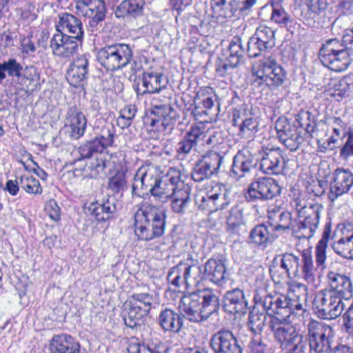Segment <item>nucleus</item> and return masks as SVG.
Instances as JSON below:
<instances>
[{
    "label": "nucleus",
    "instance_id": "obj_1",
    "mask_svg": "<svg viewBox=\"0 0 353 353\" xmlns=\"http://www.w3.org/2000/svg\"><path fill=\"white\" fill-rule=\"evenodd\" d=\"M165 216L161 210L143 202L134 214L135 235L139 240L151 241L161 236L165 232Z\"/></svg>",
    "mask_w": 353,
    "mask_h": 353
},
{
    "label": "nucleus",
    "instance_id": "obj_2",
    "mask_svg": "<svg viewBox=\"0 0 353 353\" xmlns=\"http://www.w3.org/2000/svg\"><path fill=\"white\" fill-rule=\"evenodd\" d=\"M219 305L217 296L206 289L184 295L180 301L179 310L190 321L200 322L216 312Z\"/></svg>",
    "mask_w": 353,
    "mask_h": 353
},
{
    "label": "nucleus",
    "instance_id": "obj_3",
    "mask_svg": "<svg viewBox=\"0 0 353 353\" xmlns=\"http://www.w3.org/2000/svg\"><path fill=\"white\" fill-rule=\"evenodd\" d=\"M331 238V227L326 225L324 228L321 239L315 247V262L316 268H314L312 254L304 251L301 256V276L305 281L311 286L312 290L316 288L319 283V279L316 274V269L323 270L325 268L327 259L326 250L327 243Z\"/></svg>",
    "mask_w": 353,
    "mask_h": 353
},
{
    "label": "nucleus",
    "instance_id": "obj_4",
    "mask_svg": "<svg viewBox=\"0 0 353 353\" xmlns=\"http://www.w3.org/2000/svg\"><path fill=\"white\" fill-rule=\"evenodd\" d=\"M292 205L296 210L299 216L297 237L311 238L319 225L322 206L317 203H307L306 201L300 198L294 199Z\"/></svg>",
    "mask_w": 353,
    "mask_h": 353
},
{
    "label": "nucleus",
    "instance_id": "obj_5",
    "mask_svg": "<svg viewBox=\"0 0 353 353\" xmlns=\"http://www.w3.org/2000/svg\"><path fill=\"white\" fill-rule=\"evenodd\" d=\"M132 55L133 52L129 45L115 43L100 48L97 54V59L107 70L115 71L128 65Z\"/></svg>",
    "mask_w": 353,
    "mask_h": 353
},
{
    "label": "nucleus",
    "instance_id": "obj_6",
    "mask_svg": "<svg viewBox=\"0 0 353 353\" xmlns=\"http://www.w3.org/2000/svg\"><path fill=\"white\" fill-rule=\"evenodd\" d=\"M154 303L155 296L153 293H133L125 303L128 312L123 318L125 324L131 328L141 325L143 318L149 314Z\"/></svg>",
    "mask_w": 353,
    "mask_h": 353
},
{
    "label": "nucleus",
    "instance_id": "obj_7",
    "mask_svg": "<svg viewBox=\"0 0 353 353\" xmlns=\"http://www.w3.org/2000/svg\"><path fill=\"white\" fill-rule=\"evenodd\" d=\"M254 305L250 313V325L255 336L251 343L250 353H264L265 345L259 336L265 325L264 289L257 288L254 296Z\"/></svg>",
    "mask_w": 353,
    "mask_h": 353
},
{
    "label": "nucleus",
    "instance_id": "obj_8",
    "mask_svg": "<svg viewBox=\"0 0 353 353\" xmlns=\"http://www.w3.org/2000/svg\"><path fill=\"white\" fill-rule=\"evenodd\" d=\"M319 58L325 66L335 72L344 71L351 63L347 50L336 39H330L322 46Z\"/></svg>",
    "mask_w": 353,
    "mask_h": 353
},
{
    "label": "nucleus",
    "instance_id": "obj_9",
    "mask_svg": "<svg viewBox=\"0 0 353 353\" xmlns=\"http://www.w3.org/2000/svg\"><path fill=\"white\" fill-rule=\"evenodd\" d=\"M230 203L225 188L219 183H215L210 189L199 190L195 196L198 208L206 214L223 210Z\"/></svg>",
    "mask_w": 353,
    "mask_h": 353
},
{
    "label": "nucleus",
    "instance_id": "obj_10",
    "mask_svg": "<svg viewBox=\"0 0 353 353\" xmlns=\"http://www.w3.org/2000/svg\"><path fill=\"white\" fill-rule=\"evenodd\" d=\"M345 309L343 299L335 295V292L327 290L319 291L313 301L314 313L323 319H334L339 317Z\"/></svg>",
    "mask_w": 353,
    "mask_h": 353
},
{
    "label": "nucleus",
    "instance_id": "obj_11",
    "mask_svg": "<svg viewBox=\"0 0 353 353\" xmlns=\"http://www.w3.org/2000/svg\"><path fill=\"white\" fill-rule=\"evenodd\" d=\"M310 353H330V338L333 336L330 325L312 320L307 325Z\"/></svg>",
    "mask_w": 353,
    "mask_h": 353
},
{
    "label": "nucleus",
    "instance_id": "obj_12",
    "mask_svg": "<svg viewBox=\"0 0 353 353\" xmlns=\"http://www.w3.org/2000/svg\"><path fill=\"white\" fill-rule=\"evenodd\" d=\"M301 258L293 254L285 253L274 258L269 272L274 283H279L284 274L288 277L299 275Z\"/></svg>",
    "mask_w": 353,
    "mask_h": 353
},
{
    "label": "nucleus",
    "instance_id": "obj_13",
    "mask_svg": "<svg viewBox=\"0 0 353 353\" xmlns=\"http://www.w3.org/2000/svg\"><path fill=\"white\" fill-rule=\"evenodd\" d=\"M182 181L180 169L170 168L149 192L156 201L165 203L177 189L179 182Z\"/></svg>",
    "mask_w": 353,
    "mask_h": 353
},
{
    "label": "nucleus",
    "instance_id": "obj_14",
    "mask_svg": "<svg viewBox=\"0 0 353 353\" xmlns=\"http://www.w3.org/2000/svg\"><path fill=\"white\" fill-rule=\"evenodd\" d=\"M161 173L159 168L151 163L140 167L133 178L132 194L140 195V191L150 192L157 184Z\"/></svg>",
    "mask_w": 353,
    "mask_h": 353
},
{
    "label": "nucleus",
    "instance_id": "obj_15",
    "mask_svg": "<svg viewBox=\"0 0 353 353\" xmlns=\"http://www.w3.org/2000/svg\"><path fill=\"white\" fill-rule=\"evenodd\" d=\"M81 42L62 32L54 34L50 41L52 54L61 59L70 60L77 53Z\"/></svg>",
    "mask_w": 353,
    "mask_h": 353
},
{
    "label": "nucleus",
    "instance_id": "obj_16",
    "mask_svg": "<svg viewBox=\"0 0 353 353\" xmlns=\"http://www.w3.org/2000/svg\"><path fill=\"white\" fill-rule=\"evenodd\" d=\"M75 8L79 14L87 17L88 26L92 28L104 20L106 8L103 1L101 0H73Z\"/></svg>",
    "mask_w": 353,
    "mask_h": 353
},
{
    "label": "nucleus",
    "instance_id": "obj_17",
    "mask_svg": "<svg viewBox=\"0 0 353 353\" xmlns=\"http://www.w3.org/2000/svg\"><path fill=\"white\" fill-rule=\"evenodd\" d=\"M223 157L218 152L210 151L196 163L192 173V178L195 181H202L210 178L219 169Z\"/></svg>",
    "mask_w": 353,
    "mask_h": 353
},
{
    "label": "nucleus",
    "instance_id": "obj_18",
    "mask_svg": "<svg viewBox=\"0 0 353 353\" xmlns=\"http://www.w3.org/2000/svg\"><path fill=\"white\" fill-rule=\"evenodd\" d=\"M353 185V174L347 169L337 168L332 174L328 197L334 201L347 193Z\"/></svg>",
    "mask_w": 353,
    "mask_h": 353
},
{
    "label": "nucleus",
    "instance_id": "obj_19",
    "mask_svg": "<svg viewBox=\"0 0 353 353\" xmlns=\"http://www.w3.org/2000/svg\"><path fill=\"white\" fill-rule=\"evenodd\" d=\"M153 108L151 112L150 125L159 130H164L167 127L172 125L177 113L170 104H161L157 103V99H152Z\"/></svg>",
    "mask_w": 353,
    "mask_h": 353
},
{
    "label": "nucleus",
    "instance_id": "obj_20",
    "mask_svg": "<svg viewBox=\"0 0 353 353\" xmlns=\"http://www.w3.org/2000/svg\"><path fill=\"white\" fill-rule=\"evenodd\" d=\"M266 314L270 316V319L289 317L290 310L287 296L277 292H268L266 290Z\"/></svg>",
    "mask_w": 353,
    "mask_h": 353
},
{
    "label": "nucleus",
    "instance_id": "obj_21",
    "mask_svg": "<svg viewBox=\"0 0 353 353\" xmlns=\"http://www.w3.org/2000/svg\"><path fill=\"white\" fill-rule=\"evenodd\" d=\"M89 58L90 55L83 54L70 64L66 73V79L71 85L74 87L81 85L88 79Z\"/></svg>",
    "mask_w": 353,
    "mask_h": 353
},
{
    "label": "nucleus",
    "instance_id": "obj_22",
    "mask_svg": "<svg viewBox=\"0 0 353 353\" xmlns=\"http://www.w3.org/2000/svg\"><path fill=\"white\" fill-rule=\"evenodd\" d=\"M211 347L215 353H241V347L233 333L221 330L211 339Z\"/></svg>",
    "mask_w": 353,
    "mask_h": 353
},
{
    "label": "nucleus",
    "instance_id": "obj_23",
    "mask_svg": "<svg viewBox=\"0 0 353 353\" xmlns=\"http://www.w3.org/2000/svg\"><path fill=\"white\" fill-rule=\"evenodd\" d=\"M285 320L286 319L274 317L269 321L274 338L280 343L282 349L288 346L290 342L298 334L294 327Z\"/></svg>",
    "mask_w": 353,
    "mask_h": 353
},
{
    "label": "nucleus",
    "instance_id": "obj_24",
    "mask_svg": "<svg viewBox=\"0 0 353 353\" xmlns=\"http://www.w3.org/2000/svg\"><path fill=\"white\" fill-rule=\"evenodd\" d=\"M341 233V238L332 243V248L338 255L353 260V223L345 224Z\"/></svg>",
    "mask_w": 353,
    "mask_h": 353
},
{
    "label": "nucleus",
    "instance_id": "obj_25",
    "mask_svg": "<svg viewBox=\"0 0 353 353\" xmlns=\"http://www.w3.org/2000/svg\"><path fill=\"white\" fill-rule=\"evenodd\" d=\"M327 277L330 287L329 292H335L336 296L346 301L352 296L353 287L350 277L334 272H330Z\"/></svg>",
    "mask_w": 353,
    "mask_h": 353
},
{
    "label": "nucleus",
    "instance_id": "obj_26",
    "mask_svg": "<svg viewBox=\"0 0 353 353\" xmlns=\"http://www.w3.org/2000/svg\"><path fill=\"white\" fill-rule=\"evenodd\" d=\"M203 277L216 284L223 286L228 280L225 265L222 259L211 258L204 265Z\"/></svg>",
    "mask_w": 353,
    "mask_h": 353
},
{
    "label": "nucleus",
    "instance_id": "obj_27",
    "mask_svg": "<svg viewBox=\"0 0 353 353\" xmlns=\"http://www.w3.org/2000/svg\"><path fill=\"white\" fill-rule=\"evenodd\" d=\"M177 189L172 194L170 207L172 210L177 214H185L190 204V186L183 181L179 182Z\"/></svg>",
    "mask_w": 353,
    "mask_h": 353
},
{
    "label": "nucleus",
    "instance_id": "obj_28",
    "mask_svg": "<svg viewBox=\"0 0 353 353\" xmlns=\"http://www.w3.org/2000/svg\"><path fill=\"white\" fill-rule=\"evenodd\" d=\"M57 28L58 32L68 33L70 37L81 42L83 37V24L76 16L69 13H64L59 16Z\"/></svg>",
    "mask_w": 353,
    "mask_h": 353
},
{
    "label": "nucleus",
    "instance_id": "obj_29",
    "mask_svg": "<svg viewBox=\"0 0 353 353\" xmlns=\"http://www.w3.org/2000/svg\"><path fill=\"white\" fill-rule=\"evenodd\" d=\"M248 303L245 299L243 292L236 288L228 291L224 296L223 308L225 312L230 314H244L247 310Z\"/></svg>",
    "mask_w": 353,
    "mask_h": 353
},
{
    "label": "nucleus",
    "instance_id": "obj_30",
    "mask_svg": "<svg viewBox=\"0 0 353 353\" xmlns=\"http://www.w3.org/2000/svg\"><path fill=\"white\" fill-rule=\"evenodd\" d=\"M65 125L70 128L71 137L78 139L83 137L87 126V119L85 114L75 108H71L65 118Z\"/></svg>",
    "mask_w": 353,
    "mask_h": 353
},
{
    "label": "nucleus",
    "instance_id": "obj_31",
    "mask_svg": "<svg viewBox=\"0 0 353 353\" xmlns=\"http://www.w3.org/2000/svg\"><path fill=\"white\" fill-rule=\"evenodd\" d=\"M183 261L184 272L186 273L188 288L192 289L196 287L203 279L201 266L197 259H193L191 254H188Z\"/></svg>",
    "mask_w": 353,
    "mask_h": 353
},
{
    "label": "nucleus",
    "instance_id": "obj_32",
    "mask_svg": "<svg viewBox=\"0 0 353 353\" xmlns=\"http://www.w3.org/2000/svg\"><path fill=\"white\" fill-rule=\"evenodd\" d=\"M88 210L96 220L104 221L110 219L116 212L115 199L112 196L102 203H91Z\"/></svg>",
    "mask_w": 353,
    "mask_h": 353
},
{
    "label": "nucleus",
    "instance_id": "obj_33",
    "mask_svg": "<svg viewBox=\"0 0 353 353\" xmlns=\"http://www.w3.org/2000/svg\"><path fill=\"white\" fill-rule=\"evenodd\" d=\"M196 147L198 145H204L215 144V136L208 134L204 123L199 122L191 125L185 135Z\"/></svg>",
    "mask_w": 353,
    "mask_h": 353
},
{
    "label": "nucleus",
    "instance_id": "obj_34",
    "mask_svg": "<svg viewBox=\"0 0 353 353\" xmlns=\"http://www.w3.org/2000/svg\"><path fill=\"white\" fill-rule=\"evenodd\" d=\"M167 81L161 72L147 71L143 74V93L159 92L166 86Z\"/></svg>",
    "mask_w": 353,
    "mask_h": 353
},
{
    "label": "nucleus",
    "instance_id": "obj_35",
    "mask_svg": "<svg viewBox=\"0 0 353 353\" xmlns=\"http://www.w3.org/2000/svg\"><path fill=\"white\" fill-rule=\"evenodd\" d=\"M256 164L248 150L239 151L234 157L232 171L237 177L241 178Z\"/></svg>",
    "mask_w": 353,
    "mask_h": 353
},
{
    "label": "nucleus",
    "instance_id": "obj_36",
    "mask_svg": "<svg viewBox=\"0 0 353 353\" xmlns=\"http://www.w3.org/2000/svg\"><path fill=\"white\" fill-rule=\"evenodd\" d=\"M158 321L165 331L178 332L182 326V319L180 315L168 308L160 312Z\"/></svg>",
    "mask_w": 353,
    "mask_h": 353
},
{
    "label": "nucleus",
    "instance_id": "obj_37",
    "mask_svg": "<svg viewBox=\"0 0 353 353\" xmlns=\"http://www.w3.org/2000/svg\"><path fill=\"white\" fill-rule=\"evenodd\" d=\"M285 72L283 68L274 59L269 58L266 60V86H279L285 79Z\"/></svg>",
    "mask_w": 353,
    "mask_h": 353
},
{
    "label": "nucleus",
    "instance_id": "obj_38",
    "mask_svg": "<svg viewBox=\"0 0 353 353\" xmlns=\"http://www.w3.org/2000/svg\"><path fill=\"white\" fill-rule=\"evenodd\" d=\"M50 346L52 353H79V344L65 335L54 336Z\"/></svg>",
    "mask_w": 353,
    "mask_h": 353
},
{
    "label": "nucleus",
    "instance_id": "obj_39",
    "mask_svg": "<svg viewBox=\"0 0 353 353\" xmlns=\"http://www.w3.org/2000/svg\"><path fill=\"white\" fill-rule=\"evenodd\" d=\"M143 6V0H124L117 8L115 14L117 17H137L142 14Z\"/></svg>",
    "mask_w": 353,
    "mask_h": 353
},
{
    "label": "nucleus",
    "instance_id": "obj_40",
    "mask_svg": "<svg viewBox=\"0 0 353 353\" xmlns=\"http://www.w3.org/2000/svg\"><path fill=\"white\" fill-rule=\"evenodd\" d=\"M290 129V123L285 118H279L274 124V130L279 139L288 147L290 150H295L298 148L300 137L296 136L295 140L292 138H287L288 132Z\"/></svg>",
    "mask_w": 353,
    "mask_h": 353
},
{
    "label": "nucleus",
    "instance_id": "obj_41",
    "mask_svg": "<svg viewBox=\"0 0 353 353\" xmlns=\"http://www.w3.org/2000/svg\"><path fill=\"white\" fill-rule=\"evenodd\" d=\"M268 223L270 226L274 228L276 230L280 229H288L290 227L289 215L283 212H280L279 207H274L268 209Z\"/></svg>",
    "mask_w": 353,
    "mask_h": 353
},
{
    "label": "nucleus",
    "instance_id": "obj_42",
    "mask_svg": "<svg viewBox=\"0 0 353 353\" xmlns=\"http://www.w3.org/2000/svg\"><path fill=\"white\" fill-rule=\"evenodd\" d=\"M183 270H184V265L183 261H181L170 270L167 279L172 285L180 289L189 290L188 288L186 273Z\"/></svg>",
    "mask_w": 353,
    "mask_h": 353
},
{
    "label": "nucleus",
    "instance_id": "obj_43",
    "mask_svg": "<svg viewBox=\"0 0 353 353\" xmlns=\"http://www.w3.org/2000/svg\"><path fill=\"white\" fill-rule=\"evenodd\" d=\"M264 32V27H259L255 35L251 37L248 43V52L250 57H256L262 55L265 50V41L261 38Z\"/></svg>",
    "mask_w": 353,
    "mask_h": 353
},
{
    "label": "nucleus",
    "instance_id": "obj_44",
    "mask_svg": "<svg viewBox=\"0 0 353 353\" xmlns=\"http://www.w3.org/2000/svg\"><path fill=\"white\" fill-rule=\"evenodd\" d=\"M225 219L226 230L232 233L235 232L241 225L244 224L242 210L237 206H234L227 212Z\"/></svg>",
    "mask_w": 353,
    "mask_h": 353
},
{
    "label": "nucleus",
    "instance_id": "obj_45",
    "mask_svg": "<svg viewBox=\"0 0 353 353\" xmlns=\"http://www.w3.org/2000/svg\"><path fill=\"white\" fill-rule=\"evenodd\" d=\"M281 159V154L277 150L270 149L266 152V174H278L282 171Z\"/></svg>",
    "mask_w": 353,
    "mask_h": 353
},
{
    "label": "nucleus",
    "instance_id": "obj_46",
    "mask_svg": "<svg viewBox=\"0 0 353 353\" xmlns=\"http://www.w3.org/2000/svg\"><path fill=\"white\" fill-rule=\"evenodd\" d=\"M308 286L297 281H292L289 284L287 298L288 299H297L306 303L308 299Z\"/></svg>",
    "mask_w": 353,
    "mask_h": 353
},
{
    "label": "nucleus",
    "instance_id": "obj_47",
    "mask_svg": "<svg viewBox=\"0 0 353 353\" xmlns=\"http://www.w3.org/2000/svg\"><path fill=\"white\" fill-rule=\"evenodd\" d=\"M161 349L159 344L154 343L140 344L137 339H132L128 347L130 353H162Z\"/></svg>",
    "mask_w": 353,
    "mask_h": 353
},
{
    "label": "nucleus",
    "instance_id": "obj_48",
    "mask_svg": "<svg viewBox=\"0 0 353 353\" xmlns=\"http://www.w3.org/2000/svg\"><path fill=\"white\" fill-rule=\"evenodd\" d=\"M307 339L301 334H297L287 347L285 350L288 353H310L311 349L309 347Z\"/></svg>",
    "mask_w": 353,
    "mask_h": 353
},
{
    "label": "nucleus",
    "instance_id": "obj_49",
    "mask_svg": "<svg viewBox=\"0 0 353 353\" xmlns=\"http://www.w3.org/2000/svg\"><path fill=\"white\" fill-rule=\"evenodd\" d=\"M19 184L21 188L28 194H41L43 192L39 181L30 175H22L19 179Z\"/></svg>",
    "mask_w": 353,
    "mask_h": 353
},
{
    "label": "nucleus",
    "instance_id": "obj_50",
    "mask_svg": "<svg viewBox=\"0 0 353 353\" xmlns=\"http://www.w3.org/2000/svg\"><path fill=\"white\" fill-rule=\"evenodd\" d=\"M229 56L230 64L238 65L243 59L244 50L242 48V41L239 37H234L231 41L229 48Z\"/></svg>",
    "mask_w": 353,
    "mask_h": 353
},
{
    "label": "nucleus",
    "instance_id": "obj_51",
    "mask_svg": "<svg viewBox=\"0 0 353 353\" xmlns=\"http://www.w3.org/2000/svg\"><path fill=\"white\" fill-rule=\"evenodd\" d=\"M125 172V170L123 168L117 170L114 174L109 178L108 188L114 192L123 191L126 187Z\"/></svg>",
    "mask_w": 353,
    "mask_h": 353
},
{
    "label": "nucleus",
    "instance_id": "obj_52",
    "mask_svg": "<svg viewBox=\"0 0 353 353\" xmlns=\"http://www.w3.org/2000/svg\"><path fill=\"white\" fill-rule=\"evenodd\" d=\"M196 97L199 99H201L203 107L205 109L210 110L214 106L216 97L212 88L209 87L201 88Z\"/></svg>",
    "mask_w": 353,
    "mask_h": 353
},
{
    "label": "nucleus",
    "instance_id": "obj_53",
    "mask_svg": "<svg viewBox=\"0 0 353 353\" xmlns=\"http://www.w3.org/2000/svg\"><path fill=\"white\" fill-rule=\"evenodd\" d=\"M265 190V178L259 177L251 183L248 190V195L252 201H263Z\"/></svg>",
    "mask_w": 353,
    "mask_h": 353
},
{
    "label": "nucleus",
    "instance_id": "obj_54",
    "mask_svg": "<svg viewBox=\"0 0 353 353\" xmlns=\"http://www.w3.org/2000/svg\"><path fill=\"white\" fill-rule=\"evenodd\" d=\"M137 110L134 105H125L120 111V116L117 119V123L121 128H124L130 125Z\"/></svg>",
    "mask_w": 353,
    "mask_h": 353
},
{
    "label": "nucleus",
    "instance_id": "obj_55",
    "mask_svg": "<svg viewBox=\"0 0 353 353\" xmlns=\"http://www.w3.org/2000/svg\"><path fill=\"white\" fill-rule=\"evenodd\" d=\"M257 126L258 123L254 119L252 118L246 119L239 125V134L241 137H251L257 132Z\"/></svg>",
    "mask_w": 353,
    "mask_h": 353
},
{
    "label": "nucleus",
    "instance_id": "obj_56",
    "mask_svg": "<svg viewBox=\"0 0 353 353\" xmlns=\"http://www.w3.org/2000/svg\"><path fill=\"white\" fill-rule=\"evenodd\" d=\"M115 137V128L113 125L107 126L101 130V134L97 137L100 139L101 143L105 147L112 146Z\"/></svg>",
    "mask_w": 353,
    "mask_h": 353
},
{
    "label": "nucleus",
    "instance_id": "obj_57",
    "mask_svg": "<svg viewBox=\"0 0 353 353\" xmlns=\"http://www.w3.org/2000/svg\"><path fill=\"white\" fill-rule=\"evenodd\" d=\"M8 74L10 77H20L23 66L15 59H9L8 61L1 63Z\"/></svg>",
    "mask_w": 353,
    "mask_h": 353
},
{
    "label": "nucleus",
    "instance_id": "obj_58",
    "mask_svg": "<svg viewBox=\"0 0 353 353\" xmlns=\"http://www.w3.org/2000/svg\"><path fill=\"white\" fill-rule=\"evenodd\" d=\"M306 6L308 11L314 14H320L327 6V0H300Z\"/></svg>",
    "mask_w": 353,
    "mask_h": 353
},
{
    "label": "nucleus",
    "instance_id": "obj_59",
    "mask_svg": "<svg viewBox=\"0 0 353 353\" xmlns=\"http://www.w3.org/2000/svg\"><path fill=\"white\" fill-rule=\"evenodd\" d=\"M253 84L255 85H262L264 82L265 77V63H254L252 65Z\"/></svg>",
    "mask_w": 353,
    "mask_h": 353
},
{
    "label": "nucleus",
    "instance_id": "obj_60",
    "mask_svg": "<svg viewBox=\"0 0 353 353\" xmlns=\"http://www.w3.org/2000/svg\"><path fill=\"white\" fill-rule=\"evenodd\" d=\"M265 237V225L263 223L259 224L254 228L250 234V239L251 243L258 245L263 244Z\"/></svg>",
    "mask_w": 353,
    "mask_h": 353
},
{
    "label": "nucleus",
    "instance_id": "obj_61",
    "mask_svg": "<svg viewBox=\"0 0 353 353\" xmlns=\"http://www.w3.org/2000/svg\"><path fill=\"white\" fill-rule=\"evenodd\" d=\"M281 192V187L272 178L266 177V200L272 199L278 196Z\"/></svg>",
    "mask_w": 353,
    "mask_h": 353
},
{
    "label": "nucleus",
    "instance_id": "obj_62",
    "mask_svg": "<svg viewBox=\"0 0 353 353\" xmlns=\"http://www.w3.org/2000/svg\"><path fill=\"white\" fill-rule=\"evenodd\" d=\"M195 147L192 143V141H190L185 136L183 139L177 143L176 150L179 157H184Z\"/></svg>",
    "mask_w": 353,
    "mask_h": 353
},
{
    "label": "nucleus",
    "instance_id": "obj_63",
    "mask_svg": "<svg viewBox=\"0 0 353 353\" xmlns=\"http://www.w3.org/2000/svg\"><path fill=\"white\" fill-rule=\"evenodd\" d=\"M332 128L333 132L337 137L344 138L350 133L347 129V124L340 118L334 119Z\"/></svg>",
    "mask_w": 353,
    "mask_h": 353
},
{
    "label": "nucleus",
    "instance_id": "obj_64",
    "mask_svg": "<svg viewBox=\"0 0 353 353\" xmlns=\"http://www.w3.org/2000/svg\"><path fill=\"white\" fill-rule=\"evenodd\" d=\"M346 332L353 336V301L343 316Z\"/></svg>",
    "mask_w": 353,
    "mask_h": 353
}]
</instances>
